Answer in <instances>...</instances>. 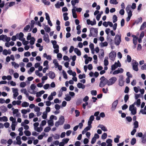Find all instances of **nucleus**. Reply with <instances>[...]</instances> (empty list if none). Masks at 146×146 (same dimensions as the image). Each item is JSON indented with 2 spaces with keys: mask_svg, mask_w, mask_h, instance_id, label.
<instances>
[{
  "mask_svg": "<svg viewBox=\"0 0 146 146\" xmlns=\"http://www.w3.org/2000/svg\"><path fill=\"white\" fill-rule=\"evenodd\" d=\"M100 83L99 86L100 87L102 88L107 84L108 85V80L107 78H106L104 76H102L100 78Z\"/></svg>",
  "mask_w": 146,
  "mask_h": 146,
  "instance_id": "f257e3e1",
  "label": "nucleus"
},
{
  "mask_svg": "<svg viewBox=\"0 0 146 146\" xmlns=\"http://www.w3.org/2000/svg\"><path fill=\"white\" fill-rule=\"evenodd\" d=\"M98 33V29L97 28L92 27L90 29V33L89 35V37L93 36L96 37L97 36Z\"/></svg>",
  "mask_w": 146,
  "mask_h": 146,
  "instance_id": "f03ea898",
  "label": "nucleus"
},
{
  "mask_svg": "<svg viewBox=\"0 0 146 146\" xmlns=\"http://www.w3.org/2000/svg\"><path fill=\"white\" fill-rule=\"evenodd\" d=\"M64 118L63 116H61L59 118L58 121H56L55 123V125L56 127H58L59 125H62L64 122Z\"/></svg>",
  "mask_w": 146,
  "mask_h": 146,
  "instance_id": "7ed1b4c3",
  "label": "nucleus"
},
{
  "mask_svg": "<svg viewBox=\"0 0 146 146\" xmlns=\"http://www.w3.org/2000/svg\"><path fill=\"white\" fill-rule=\"evenodd\" d=\"M121 42V35L118 34L116 35L114 38L115 44L117 46L119 45Z\"/></svg>",
  "mask_w": 146,
  "mask_h": 146,
  "instance_id": "20e7f679",
  "label": "nucleus"
},
{
  "mask_svg": "<svg viewBox=\"0 0 146 146\" xmlns=\"http://www.w3.org/2000/svg\"><path fill=\"white\" fill-rule=\"evenodd\" d=\"M117 79L115 77H113L108 80V86H110L114 84L117 81Z\"/></svg>",
  "mask_w": 146,
  "mask_h": 146,
  "instance_id": "39448f33",
  "label": "nucleus"
},
{
  "mask_svg": "<svg viewBox=\"0 0 146 146\" xmlns=\"http://www.w3.org/2000/svg\"><path fill=\"white\" fill-rule=\"evenodd\" d=\"M133 62L132 64L133 69V70L137 71L138 70V63L134 60H133Z\"/></svg>",
  "mask_w": 146,
  "mask_h": 146,
  "instance_id": "423d86ee",
  "label": "nucleus"
},
{
  "mask_svg": "<svg viewBox=\"0 0 146 146\" xmlns=\"http://www.w3.org/2000/svg\"><path fill=\"white\" fill-rule=\"evenodd\" d=\"M116 56V53L114 51L112 50L109 54V58L112 61H113Z\"/></svg>",
  "mask_w": 146,
  "mask_h": 146,
  "instance_id": "0eeeda50",
  "label": "nucleus"
},
{
  "mask_svg": "<svg viewBox=\"0 0 146 146\" xmlns=\"http://www.w3.org/2000/svg\"><path fill=\"white\" fill-rule=\"evenodd\" d=\"M118 100H117L113 103L111 108V110L112 111H114L116 109L118 103Z\"/></svg>",
  "mask_w": 146,
  "mask_h": 146,
  "instance_id": "6e6552de",
  "label": "nucleus"
},
{
  "mask_svg": "<svg viewBox=\"0 0 146 146\" xmlns=\"http://www.w3.org/2000/svg\"><path fill=\"white\" fill-rule=\"evenodd\" d=\"M64 5V3L62 1L60 3L59 1H57L55 5V6L56 8L57 9L60 8V7H62Z\"/></svg>",
  "mask_w": 146,
  "mask_h": 146,
  "instance_id": "1a4fd4ad",
  "label": "nucleus"
},
{
  "mask_svg": "<svg viewBox=\"0 0 146 146\" xmlns=\"http://www.w3.org/2000/svg\"><path fill=\"white\" fill-rule=\"evenodd\" d=\"M123 76H121L119 80V85L121 86H123L124 84V81L123 80Z\"/></svg>",
  "mask_w": 146,
  "mask_h": 146,
  "instance_id": "9d476101",
  "label": "nucleus"
},
{
  "mask_svg": "<svg viewBox=\"0 0 146 146\" xmlns=\"http://www.w3.org/2000/svg\"><path fill=\"white\" fill-rule=\"evenodd\" d=\"M121 66V64H119V65H118L117 63L115 62L114 64L112 65L111 66V70H114L118 67H120Z\"/></svg>",
  "mask_w": 146,
  "mask_h": 146,
  "instance_id": "9b49d317",
  "label": "nucleus"
},
{
  "mask_svg": "<svg viewBox=\"0 0 146 146\" xmlns=\"http://www.w3.org/2000/svg\"><path fill=\"white\" fill-rule=\"evenodd\" d=\"M43 40L47 43H48L50 42V40L48 34H46L44 35L43 36Z\"/></svg>",
  "mask_w": 146,
  "mask_h": 146,
  "instance_id": "f8f14e48",
  "label": "nucleus"
},
{
  "mask_svg": "<svg viewBox=\"0 0 146 146\" xmlns=\"http://www.w3.org/2000/svg\"><path fill=\"white\" fill-rule=\"evenodd\" d=\"M94 117L93 115H91L88 121V124H89L90 125H92L91 124L92 123V121L94 119Z\"/></svg>",
  "mask_w": 146,
  "mask_h": 146,
  "instance_id": "ddd939ff",
  "label": "nucleus"
},
{
  "mask_svg": "<svg viewBox=\"0 0 146 146\" xmlns=\"http://www.w3.org/2000/svg\"><path fill=\"white\" fill-rule=\"evenodd\" d=\"M49 76L50 78L53 79L55 77V74L54 72L50 71L49 72Z\"/></svg>",
  "mask_w": 146,
  "mask_h": 146,
  "instance_id": "4468645a",
  "label": "nucleus"
},
{
  "mask_svg": "<svg viewBox=\"0 0 146 146\" xmlns=\"http://www.w3.org/2000/svg\"><path fill=\"white\" fill-rule=\"evenodd\" d=\"M98 127L100 128L102 130L104 131H108L107 129L104 125L101 124H99L98 126Z\"/></svg>",
  "mask_w": 146,
  "mask_h": 146,
  "instance_id": "2eb2a0df",
  "label": "nucleus"
},
{
  "mask_svg": "<svg viewBox=\"0 0 146 146\" xmlns=\"http://www.w3.org/2000/svg\"><path fill=\"white\" fill-rule=\"evenodd\" d=\"M74 51L78 56H80L81 55V52L78 48H75L74 49Z\"/></svg>",
  "mask_w": 146,
  "mask_h": 146,
  "instance_id": "dca6fc26",
  "label": "nucleus"
},
{
  "mask_svg": "<svg viewBox=\"0 0 146 146\" xmlns=\"http://www.w3.org/2000/svg\"><path fill=\"white\" fill-rule=\"evenodd\" d=\"M73 17L74 18H76L77 17V14L76 13V11L75 9H72V10Z\"/></svg>",
  "mask_w": 146,
  "mask_h": 146,
  "instance_id": "f3484780",
  "label": "nucleus"
},
{
  "mask_svg": "<svg viewBox=\"0 0 146 146\" xmlns=\"http://www.w3.org/2000/svg\"><path fill=\"white\" fill-rule=\"evenodd\" d=\"M0 109L2 112H4L7 111V108L6 107L4 106H2L0 107Z\"/></svg>",
  "mask_w": 146,
  "mask_h": 146,
  "instance_id": "a211bd4d",
  "label": "nucleus"
},
{
  "mask_svg": "<svg viewBox=\"0 0 146 146\" xmlns=\"http://www.w3.org/2000/svg\"><path fill=\"white\" fill-rule=\"evenodd\" d=\"M142 18L141 17L138 18L137 20L135 21L134 23L138 24L139 23H141L142 21Z\"/></svg>",
  "mask_w": 146,
  "mask_h": 146,
  "instance_id": "6ab92c4d",
  "label": "nucleus"
},
{
  "mask_svg": "<svg viewBox=\"0 0 146 146\" xmlns=\"http://www.w3.org/2000/svg\"><path fill=\"white\" fill-rule=\"evenodd\" d=\"M120 136L118 135H116V137L114 138V141L115 143H117L119 142V139Z\"/></svg>",
  "mask_w": 146,
  "mask_h": 146,
  "instance_id": "aec40b11",
  "label": "nucleus"
},
{
  "mask_svg": "<svg viewBox=\"0 0 146 146\" xmlns=\"http://www.w3.org/2000/svg\"><path fill=\"white\" fill-rule=\"evenodd\" d=\"M146 27V22H144L141 25L140 29V30H142L144 29Z\"/></svg>",
  "mask_w": 146,
  "mask_h": 146,
  "instance_id": "412c9836",
  "label": "nucleus"
},
{
  "mask_svg": "<svg viewBox=\"0 0 146 146\" xmlns=\"http://www.w3.org/2000/svg\"><path fill=\"white\" fill-rule=\"evenodd\" d=\"M30 28V26L29 25H26L24 28L23 30V32H27Z\"/></svg>",
  "mask_w": 146,
  "mask_h": 146,
  "instance_id": "4be33fe9",
  "label": "nucleus"
},
{
  "mask_svg": "<svg viewBox=\"0 0 146 146\" xmlns=\"http://www.w3.org/2000/svg\"><path fill=\"white\" fill-rule=\"evenodd\" d=\"M82 102V99L80 98H78L76 102V104L77 106H78Z\"/></svg>",
  "mask_w": 146,
  "mask_h": 146,
  "instance_id": "5701e85b",
  "label": "nucleus"
},
{
  "mask_svg": "<svg viewBox=\"0 0 146 146\" xmlns=\"http://www.w3.org/2000/svg\"><path fill=\"white\" fill-rule=\"evenodd\" d=\"M66 97L64 98V99L67 101H70L71 99V97L68 94H66L65 95Z\"/></svg>",
  "mask_w": 146,
  "mask_h": 146,
  "instance_id": "b1692460",
  "label": "nucleus"
},
{
  "mask_svg": "<svg viewBox=\"0 0 146 146\" xmlns=\"http://www.w3.org/2000/svg\"><path fill=\"white\" fill-rule=\"evenodd\" d=\"M44 29L45 31L49 33L50 31V27H48V25L45 26Z\"/></svg>",
  "mask_w": 146,
  "mask_h": 146,
  "instance_id": "393cba45",
  "label": "nucleus"
},
{
  "mask_svg": "<svg viewBox=\"0 0 146 146\" xmlns=\"http://www.w3.org/2000/svg\"><path fill=\"white\" fill-rule=\"evenodd\" d=\"M35 70V68L33 67H31L30 68L29 70L28 71V73L29 74H31L32 72H33Z\"/></svg>",
  "mask_w": 146,
  "mask_h": 146,
  "instance_id": "a878e982",
  "label": "nucleus"
},
{
  "mask_svg": "<svg viewBox=\"0 0 146 146\" xmlns=\"http://www.w3.org/2000/svg\"><path fill=\"white\" fill-rule=\"evenodd\" d=\"M136 140L135 138H133L132 139L131 141V144L132 145H134L136 143Z\"/></svg>",
  "mask_w": 146,
  "mask_h": 146,
  "instance_id": "bb28decb",
  "label": "nucleus"
},
{
  "mask_svg": "<svg viewBox=\"0 0 146 146\" xmlns=\"http://www.w3.org/2000/svg\"><path fill=\"white\" fill-rule=\"evenodd\" d=\"M22 40L23 44L24 45H27L29 43V42L28 41L25 40V38H23Z\"/></svg>",
  "mask_w": 146,
  "mask_h": 146,
  "instance_id": "cd10ccee",
  "label": "nucleus"
},
{
  "mask_svg": "<svg viewBox=\"0 0 146 146\" xmlns=\"http://www.w3.org/2000/svg\"><path fill=\"white\" fill-rule=\"evenodd\" d=\"M30 41L29 42L30 44L31 45H33L35 44V38L33 37H32L31 39L30 40Z\"/></svg>",
  "mask_w": 146,
  "mask_h": 146,
  "instance_id": "c85d7f7f",
  "label": "nucleus"
},
{
  "mask_svg": "<svg viewBox=\"0 0 146 146\" xmlns=\"http://www.w3.org/2000/svg\"><path fill=\"white\" fill-rule=\"evenodd\" d=\"M131 113L133 115H135L137 113V108L136 107L134 109L130 111Z\"/></svg>",
  "mask_w": 146,
  "mask_h": 146,
  "instance_id": "c756f323",
  "label": "nucleus"
},
{
  "mask_svg": "<svg viewBox=\"0 0 146 146\" xmlns=\"http://www.w3.org/2000/svg\"><path fill=\"white\" fill-rule=\"evenodd\" d=\"M47 122L49 126H52L54 125V122L52 120H49Z\"/></svg>",
  "mask_w": 146,
  "mask_h": 146,
  "instance_id": "7c9ffc66",
  "label": "nucleus"
},
{
  "mask_svg": "<svg viewBox=\"0 0 146 146\" xmlns=\"http://www.w3.org/2000/svg\"><path fill=\"white\" fill-rule=\"evenodd\" d=\"M29 105V103L26 102H23L22 104V106L23 107H27Z\"/></svg>",
  "mask_w": 146,
  "mask_h": 146,
  "instance_id": "2f4dec72",
  "label": "nucleus"
},
{
  "mask_svg": "<svg viewBox=\"0 0 146 146\" xmlns=\"http://www.w3.org/2000/svg\"><path fill=\"white\" fill-rule=\"evenodd\" d=\"M129 96L128 94H126L124 97V100L125 103H126L129 100Z\"/></svg>",
  "mask_w": 146,
  "mask_h": 146,
  "instance_id": "473e14b6",
  "label": "nucleus"
},
{
  "mask_svg": "<svg viewBox=\"0 0 146 146\" xmlns=\"http://www.w3.org/2000/svg\"><path fill=\"white\" fill-rule=\"evenodd\" d=\"M133 128L134 129L137 128L138 127V122L137 121H135L133 123Z\"/></svg>",
  "mask_w": 146,
  "mask_h": 146,
  "instance_id": "72a5a7b5",
  "label": "nucleus"
},
{
  "mask_svg": "<svg viewBox=\"0 0 146 146\" xmlns=\"http://www.w3.org/2000/svg\"><path fill=\"white\" fill-rule=\"evenodd\" d=\"M100 44L101 45V47H103L107 46L108 45V43L106 41L104 42H101L100 43Z\"/></svg>",
  "mask_w": 146,
  "mask_h": 146,
  "instance_id": "f704fd0d",
  "label": "nucleus"
},
{
  "mask_svg": "<svg viewBox=\"0 0 146 146\" xmlns=\"http://www.w3.org/2000/svg\"><path fill=\"white\" fill-rule=\"evenodd\" d=\"M24 133L26 136H29L31 135V132L28 130H25L24 131Z\"/></svg>",
  "mask_w": 146,
  "mask_h": 146,
  "instance_id": "c9c22d12",
  "label": "nucleus"
},
{
  "mask_svg": "<svg viewBox=\"0 0 146 146\" xmlns=\"http://www.w3.org/2000/svg\"><path fill=\"white\" fill-rule=\"evenodd\" d=\"M42 117L43 119H46L47 117V113L46 111L43 113Z\"/></svg>",
  "mask_w": 146,
  "mask_h": 146,
  "instance_id": "e433bc0d",
  "label": "nucleus"
},
{
  "mask_svg": "<svg viewBox=\"0 0 146 146\" xmlns=\"http://www.w3.org/2000/svg\"><path fill=\"white\" fill-rule=\"evenodd\" d=\"M70 127V125L69 124H64L63 127L65 129H69Z\"/></svg>",
  "mask_w": 146,
  "mask_h": 146,
  "instance_id": "4c0bfd02",
  "label": "nucleus"
},
{
  "mask_svg": "<svg viewBox=\"0 0 146 146\" xmlns=\"http://www.w3.org/2000/svg\"><path fill=\"white\" fill-rule=\"evenodd\" d=\"M113 23H115L117 21V17L116 15H114L113 16Z\"/></svg>",
  "mask_w": 146,
  "mask_h": 146,
  "instance_id": "58836bf2",
  "label": "nucleus"
},
{
  "mask_svg": "<svg viewBox=\"0 0 146 146\" xmlns=\"http://www.w3.org/2000/svg\"><path fill=\"white\" fill-rule=\"evenodd\" d=\"M11 64L13 65L14 66V67L15 68H19V65L18 64L16 63L15 62H11Z\"/></svg>",
  "mask_w": 146,
  "mask_h": 146,
  "instance_id": "ea45409f",
  "label": "nucleus"
},
{
  "mask_svg": "<svg viewBox=\"0 0 146 146\" xmlns=\"http://www.w3.org/2000/svg\"><path fill=\"white\" fill-rule=\"evenodd\" d=\"M16 125V124H15V122H13L12 123L11 127L12 128V129L13 131H14L15 130V126Z\"/></svg>",
  "mask_w": 146,
  "mask_h": 146,
  "instance_id": "a19ab883",
  "label": "nucleus"
},
{
  "mask_svg": "<svg viewBox=\"0 0 146 146\" xmlns=\"http://www.w3.org/2000/svg\"><path fill=\"white\" fill-rule=\"evenodd\" d=\"M110 3L111 4L116 5L118 3L117 0H110Z\"/></svg>",
  "mask_w": 146,
  "mask_h": 146,
  "instance_id": "79ce46f5",
  "label": "nucleus"
},
{
  "mask_svg": "<svg viewBox=\"0 0 146 146\" xmlns=\"http://www.w3.org/2000/svg\"><path fill=\"white\" fill-rule=\"evenodd\" d=\"M135 38H133V44L136 45L137 44V39L138 38L136 36H135Z\"/></svg>",
  "mask_w": 146,
  "mask_h": 146,
  "instance_id": "37998d69",
  "label": "nucleus"
},
{
  "mask_svg": "<svg viewBox=\"0 0 146 146\" xmlns=\"http://www.w3.org/2000/svg\"><path fill=\"white\" fill-rule=\"evenodd\" d=\"M42 130V128L41 127H37V128L36 129H35V130L38 132H40Z\"/></svg>",
  "mask_w": 146,
  "mask_h": 146,
  "instance_id": "c03bdc74",
  "label": "nucleus"
},
{
  "mask_svg": "<svg viewBox=\"0 0 146 146\" xmlns=\"http://www.w3.org/2000/svg\"><path fill=\"white\" fill-rule=\"evenodd\" d=\"M107 134L106 133H104L102 135L101 138L102 139H105L107 138Z\"/></svg>",
  "mask_w": 146,
  "mask_h": 146,
  "instance_id": "a18cd8bd",
  "label": "nucleus"
},
{
  "mask_svg": "<svg viewBox=\"0 0 146 146\" xmlns=\"http://www.w3.org/2000/svg\"><path fill=\"white\" fill-rule=\"evenodd\" d=\"M88 126H87V127H86L84 129H85V130L86 131H88V130H90L91 128L92 127V125H91V126L89 124H88Z\"/></svg>",
  "mask_w": 146,
  "mask_h": 146,
  "instance_id": "49530a36",
  "label": "nucleus"
},
{
  "mask_svg": "<svg viewBox=\"0 0 146 146\" xmlns=\"http://www.w3.org/2000/svg\"><path fill=\"white\" fill-rule=\"evenodd\" d=\"M20 85L21 88H24L26 86V84L25 82H22L21 83Z\"/></svg>",
  "mask_w": 146,
  "mask_h": 146,
  "instance_id": "de8ad7c7",
  "label": "nucleus"
},
{
  "mask_svg": "<svg viewBox=\"0 0 146 146\" xmlns=\"http://www.w3.org/2000/svg\"><path fill=\"white\" fill-rule=\"evenodd\" d=\"M32 37H31V34L30 33H28V35L27 37V40H29L32 39Z\"/></svg>",
  "mask_w": 146,
  "mask_h": 146,
  "instance_id": "09e8293b",
  "label": "nucleus"
},
{
  "mask_svg": "<svg viewBox=\"0 0 146 146\" xmlns=\"http://www.w3.org/2000/svg\"><path fill=\"white\" fill-rule=\"evenodd\" d=\"M42 134H43V135H40L38 136V139H42L45 134L44 133H43Z\"/></svg>",
  "mask_w": 146,
  "mask_h": 146,
  "instance_id": "8fccbe9b",
  "label": "nucleus"
},
{
  "mask_svg": "<svg viewBox=\"0 0 146 146\" xmlns=\"http://www.w3.org/2000/svg\"><path fill=\"white\" fill-rule=\"evenodd\" d=\"M136 104L137 107H139L140 106L141 104V100L140 99L137 100Z\"/></svg>",
  "mask_w": 146,
  "mask_h": 146,
  "instance_id": "3c124183",
  "label": "nucleus"
},
{
  "mask_svg": "<svg viewBox=\"0 0 146 146\" xmlns=\"http://www.w3.org/2000/svg\"><path fill=\"white\" fill-rule=\"evenodd\" d=\"M19 39L20 40H22V39H21V38L23 37L24 36V34L22 32H20L19 34Z\"/></svg>",
  "mask_w": 146,
  "mask_h": 146,
  "instance_id": "603ef678",
  "label": "nucleus"
},
{
  "mask_svg": "<svg viewBox=\"0 0 146 146\" xmlns=\"http://www.w3.org/2000/svg\"><path fill=\"white\" fill-rule=\"evenodd\" d=\"M62 73L63 74L64 78L65 79H67L68 78L67 76V75L64 70H63L62 71Z\"/></svg>",
  "mask_w": 146,
  "mask_h": 146,
  "instance_id": "864d4df0",
  "label": "nucleus"
},
{
  "mask_svg": "<svg viewBox=\"0 0 146 146\" xmlns=\"http://www.w3.org/2000/svg\"><path fill=\"white\" fill-rule=\"evenodd\" d=\"M106 57L105 58V59H104V65L105 66H106L108 65V64H109V62H108V61L107 59H106Z\"/></svg>",
  "mask_w": 146,
  "mask_h": 146,
  "instance_id": "5fc2aeb1",
  "label": "nucleus"
},
{
  "mask_svg": "<svg viewBox=\"0 0 146 146\" xmlns=\"http://www.w3.org/2000/svg\"><path fill=\"white\" fill-rule=\"evenodd\" d=\"M51 128L49 127H47L45 128L44 131L46 132H48L50 130Z\"/></svg>",
  "mask_w": 146,
  "mask_h": 146,
  "instance_id": "6e6d98bb",
  "label": "nucleus"
},
{
  "mask_svg": "<svg viewBox=\"0 0 146 146\" xmlns=\"http://www.w3.org/2000/svg\"><path fill=\"white\" fill-rule=\"evenodd\" d=\"M5 35H2L0 36V40H2L3 41H5Z\"/></svg>",
  "mask_w": 146,
  "mask_h": 146,
  "instance_id": "4d7b16f0",
  "label": "nucleus"
},
{
  "mask_svg": "<svg viewBox=\"0 0 146 146\" xmlns=\"http://www.w3.org/2000/svg\"><path fill=\"white\" fill-rule=\"evenodd\" d=\"M69 140V139L68 138L63 139L62 141V142L64 143V144H66Z\"/></svg>",
  "mask_w": 146,
  "mask_h": 146,
  "instance_id": "13d9d810",
  "label": "nucleus"
},
{
  "mask_svg": "<svg viewBox=\"0 0 146 146\" xmlns=\"http://www.w3.org/2000/svg\"><path fill=\"white\" fill-rule=\"evenodd\" d=\"M126 10L127 12H128L129 11H131V5H128L126 7Z\"/></svg>",
  "mask_w": 146,
  "mask_h": 146,
  "instance_id": "bf43d9fd",
  "label": "nucleus"
},
{
  "mask_svg": "<svg viewBox=\"0 0 146 146\" xmlns=\"http://www.w3.org/2000/svg\"><path fill=\"white\" fill-rule=\"evenodd\" d=\"M24 55L26 57L29 56L31 55V53L27 51L24 53Z\"/></svg>",
  "mask_w": 146,
  "mask_h": 146,
  "instance_id": "052dcab7",
  "label": "nucleus"
},
{
  "mask_svg": "<svg viewBox=\"0 0 146 146\" xmlns=\"http://www.w3.org/2000/svg\"><path fill=\"white\" fill-rule=\"evenodd\" d=\"M75 113H76L75 116L76 117H78L80 115V112L78 110H75Z\"/></svg>",
  "mask_w": 146,
  "mask_h": 146,
  "instance_id": "680f3d73",
  "label": "nucleus"
},
{
  "mask_svg": "<svg viewBox=\"0 0 146 146\" xmlns=\"http://www.w3.org/2000/svg\"><path fill=\"white\" fill-rule=\"evenodd\" d=\"M91 94L92 95L96 96L97 95V91L96 90H93L91 92Z\"/></svg>",
  "mask_w": 146,
  "mask_h": 146,
  "instance_id": "e2e57ef3",
  "label": "nucleus"
},
{
  "mask_svg": "<svg viewBox=\"0 0 146 146\" xmlns=\"http://www.w3.org/2000/svg\"><path fill=\"white\" fill-rule=\"evenodd\" d=\"M54 108L56 110H58L60 109V106L59 104H56L55 105Z\"/></svg>",
  "mask_w": 146,
  "mask_h": 146,
  "instance_id": "0e129e2a",
  "label": "nucleus"
},
{
  "mask_svg": "<svg viewBox=\"0 0 146 146\" xmlns=\"http://www.w3.org/2000/svg\"><path fill=\"white\" fill-rule=\"evenodd\" d=\"M50 86L49 84H47L44 85L43 86V88L44 89L47 90L48 89Z\"/></svg>",
  "mask_w": 146,
  "mask_h": 146,
  "instance_id": "69168bd1",
  "label": "nucleus"
},
{
  "mask_svg": "<svg viewBox=\"0 0 146 146\" xmlns=\"http://www.w3.org/2000/svg\"><path fill=\"white\" fill-rule=\"evenodd\" d=\"M128 106L126 104H125L122 106V109L123 110H125L128 108Z\"/></svg>",
  "mask_w": 146,
  "mask_h": 146,
  "instance_id": "338daca9",
  "label": "nucleus"
},
{
  "mask_svg": "<svg viewBox=\"0 0 146 146\" xmlns=\"http://www.w3.org/2000/svg\"><path fill=\"white\" fill-rule=\"evenodd\" d=\"M141 139V142L145 144L146 143V138L142 137Z\"/></svg>",
  "mask_w": 146,
  "mask_h": 146,
  "instance_id": "774afa93",
  "label": "nucleus"
}]
</instances>
